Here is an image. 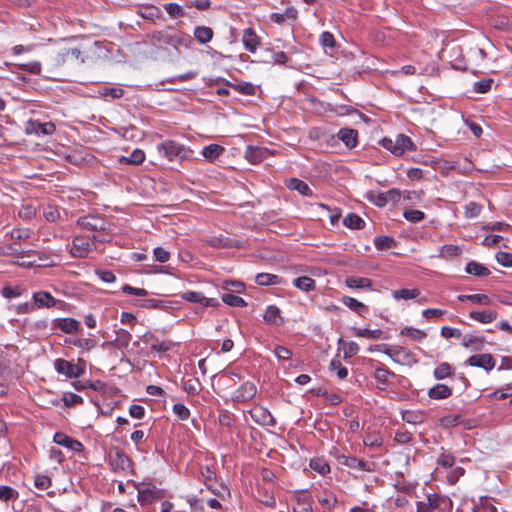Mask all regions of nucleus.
I'll use <instances>...</instances> for the list:
<instances>
[{
    "instance_id": "1",
    "label": "nucleus",
    "mask_w": 512,
    "mask_h": 512,
    "mask_svg": "<svg viewBox=\"0 0 512 512\" xmlns=\"http://www.w3.org/2000/svg\"><path fill=\"white\" fill-rule=\"evenodd\" d=\"M452 499L444 494L429 493L424 500L416 502V512H452Z\"/></svg>"
},
{
    "instance_id": "2",
    "label": "nucleus",
    "mask_w": 512,
    "mask_h": 512,
    "mask_svg": "<svg viewBox=\"0 0 512 512\" xmlns=\"http://www.w3.org/2000/svg\"><path fill=\"white\" fill-rule=\"evenodd\" d=\"M156 149L162 157L171 162H182L192 155L190 148L174 140H165L157 144Z\"/></svg>"
},
{
    "instance_id": "3",
    "label": "nucleus",
    "mask_w": 512,
    "mask_h": 512,
    "mask_svg": "<svg viewBox=\"0 0 512 512\" xmlns=\"http://www.w3.org/2000/svg\"><path fill=\"white\" fill-rule=\"evenodd\" d=\"M110 238L101 235L84 236L77 235L73 238L70 253L74 257L85 258L89 253L96 250V242H107Z\"/></svg>"
},
{
    "instance_id": "4",
    "label": "nucleus",
    "mask_w": 512,
    "mask_h": 512,
    "mask_svg": "<svg viewBox=\"0 0 512 512\" xmlns=\"http://www.w3.org/2000/svg\"><path fill=\"white\" fill-rule=\"evenodd\" d=\"M380 145L396 156H401L405 151H415L416 146L411 138L404 134H398L395 139L384 137Z\"/></svg>"
},
{
    "instance_id": "5",
    "label": "nucleus",
    "mask_w": 512,
    "mask_h": 512,
    "mask_svg": "<svg viewBox=\"0 0 512 512\" xmlns=\"http://www.w3.org/2000/svg\"><path fill=\"white\" fill-rule=\"evenodd\" d=\"M379 352H383L387 356H389L393 361L399 364H412L416 363L414 354L406 350L401 346H389L387 344H378L376 346Z\"/></svg>"
},
{
    "instance_id": "6",
    "label": "nucleus",
    "mask_w": 512,
    "mask_h": 512,
    "mask_svg": "<svg viewBox=\"0 0 512 512\" xmlns=\"http://www.w3.org/2000/svg\"><path fill=\"white\" fill-rule=\"evenodd\" d=\"M77 225L83 229L102 232L110 236L111 223L103 217L98 215H86L77 219Z\"/></svg>"
},
{
    "instance_id": "7",
    "label": "nucleus",
    "mask_w": 512,
    "mask_h": 512,
    "mask_svg": "<svg viewBox=\"0 0 512 512\" xmlns=\"http://www.w3.org/2000/svg\"><path fill=\"white\" fill-rule=\"evenodd\" d=\"M54 368L58 374L64 375L67 378H78L84 373L83 366L61 358L55 360Z\"/></svg>"
},
{
    "instance_id": "8",
    "label": "nucleus",
    "mask_w": 512,
    "mask_h": 512,
    "mask_svg": "<svg viewBox=\"0 0 512 512\" xmlns=\"http://www.w3.org/2000/svg\"><path fill=\"white\" fill-rule=\"evenodd\" d=\"M257 394V386L252 381L244 382L231 395L234 403H246L252 400Z\"/></svg>"
},
{
    "instance_id": "9",
    "label": "nucleus",
    "mask_w": 512,
    "mask_h": 512,
    "mask_svg": "<svg viewBox=\"0 0 512 512\" xmlns=\"http://www.w3.org/2000/svg\"><path fill=\"white\" fill-rule=\"evenodd\" d=\"M249 414L251 418L259 425L273 427L276 424V420L270 411L261 405L254 406L249 411Z\"/></svg>"
},
{
    "instance_id": "10",
    "label": "nucleus",
    "mask_w": 512,
    "mask_h": 512,
    "mask_svg": "<svg viewBox=\"0 0 512 512\" xmlns=\"http://www.w3.org/2000/svg\"><path fill=\"white\" fill-rule=\"evenodd\" d=\"M56 130L55 124L52 122H39L38 120H29L26 123L25 131L27 134L35 135H52Z\"/></svg>"
},
{
    "instance_id": "11",
    "label": "nucleus",
    "mask_w": 512,
    "mask_h": 512,
    "mask_svg": "<svg viewBox=\"0 0 512 512\" xmlns=\"http://www.w3.org/2000/svg\"><path fill=\"white\" fill-rule=\"evenodd\" d=\"M336 459L339 464L344 465L351 469H357V470L366 471V472L373 471V468L371 467V465L368 462L358 459L357 457H354V456L340 454L337 456Z\"/></svg>"
},
{
    "instance_id": "12",
    "label": "nucleus",
    "mask_w": 512,
    "mask_h": 512,
    "mask_svg": "<svg viewBox=\"0 0 512 512\" xmlns=\"http://www.w3.org/2000/svg\"><path fill=\"white\" fill-rule=\"evenodd\" d=\"M109 459L114 471L128 472L132 469V460L122 451L110 454Z\"/></svg>"
},
{
    "instance_id": "13",
    "label": "nucleus",
    "mask_w": 512,
    "mask_h": 512,
    "mask_svg": "<svg viewBox=\"0 0 512 512\" xmlns=\"http://www.w3.org/2000/svg\"><path fill=\"white\" fill-rule=\"evenodd\" d=\"M467 364L472 367H479L485 371H491L495 367V359L489 353L475 354L467 359Z\"/></svg>"
},
{
    "instance_id": "14",
    "label": "nucleus",
    "mask_w": 512,
    "mask_h": 512,
    "mask_svg": "<svg viewBox=\"0 0 512 512\" xmlns=\"http://www.w3.org/2000/svg\"><path fill=\"white\" fill-rule=\"evenodd\" d=\"M181 299L191 302L200 303L205 307H216L218 306V300L215 298H207L201 292L186 291L181 294Z\"/></svg>"
},
{
    "instance_id": "15",
    "label": "nucleus",
    "mask_w": 512,
    "mask_h": 512,
    "mask_svg": "<svg viewBox=\"0 0 512 512\" xmlns=\"http://www.w3.org/2000/svg\"><path fill=\"white\" fill-rule=\"evenodd\" d=\"M53 441L57 445L66 447L74 452H81L83 450V445L80 441L71 438L63 432H56L53 436Z\"/></svg>"
},
{
    "instance_id": "16",
    "label": "nucleus",
    "mask_w": 512,
    "mask_h": 512,
    "mask_svg": "<svg viewBox=\"0 0 512 512\" xmlns=\"http://www.w3.org/2000/svg\"><path fill=\"white\" fill-rule=\"evenodd\" d=\"M469 318L481 324H489L498 318V312L491 308L472 310L469 312Z\"/></svg>"
},
{
    "instance_id": "17",
    "label": "nucleus",
    "mask_w": 512,
    "mask_h": 512,
    "mask_svg": "<svg viewBox=\"0 0 512 512\" xmlns=\"http://www.w3.org/2000/svg\"><path fill=\"white\" fill-rule=\"evenodd\" d=\"M80 323L74 318H57L53 321V329H59L66 334L78 331Z\"/></svg>"
},
{
    "instance_id": "18",
    "label": "nucleus",
    "mask_w": 512,
    "mask_h": 512,
    "mask_svg": "<svg viewBox=\"0 0 512 512\" xmlns=\"http://www.w3.org/2000/svg\"><path fill=\"white\" fill-rule=\"evenodd\" d=\"M268 156V150L258 146H247L244 157L252 164H258L266 159Z\"/></svg>"
},
{
    "instance_id": "19",
    "label": "nucleus",
    "mask_w": 512,
    "mask_h": 512,
    "mask_svg": "<svg viewBox=\"0 0 512 512\" xmlns=\"http://www.w3.org/2000/svg\"><path fill=\"white\" fill-rule=\"evenodd\" d=\"M242 42L247 51L254 53L260 45V38L252 28H247L243 32Z\"/></svg>"
},
{
    "instance_id": "20",
    "label": "nucleus",
    "mask_w": 512,
    "mask_h": 512,
    "mask_svg": "<svg viewBox=\"0 0 512 512\" xmlns=\"http://www.w3.org/2000/svg\"><path fill=\"white\" fill-rule=\"evenodd\" d=\"M175 33L176 32L170 29L157 31L152 34L151 40L154 44L173 47L175 42Z\"/></svg>"
},
{
    "instance_id": "21",
    "label": "nucleus",
    "mask_w": 512,
    "mask_h": 512,
    "mask_svg": "<svg viewBox=\"0 0 512 512\" xmlns=\"http://www.w3.org/2000/svg\"><path fill=\"white\" fill-rule=\"evenodd\" d=\"M337 136L350 149L355 148L358 144V132L355 129L342 128Z\"/></svg>"
},
{
    "instance_id": "22",
    "label": "nucleus",
    "mask_w": 512,
    "mask_h": 512,
    "mask_svg": "<svg viewBox=\"0 0 512 512\" xmlns=\"http://www.w3.org/2000/svg\"><path fill=\"white\" fill-rule=\"evenodd\" d=\"M452 395V388L445 384H436L428 390L429 398L433 400L447 399Z\"/></svg>"
},
{
    "instance_id": "23",
    "label": "nucleus",
    "mask_w": 512,
    "mask_h": 512,
    "mask_svg": "<svg viewBox=\"0 0 512 512\" xmlns=\"http://www.w3.org/2000/svg\"><path fill=\"white\" fill-rule=\"evenodd\" d=\"M264 320L268 324L281 326L284 324V319L281 316L280 309L275 305H270L267 307L265 314H264Z\"/></svg>"
},
{
    "instance_id": "24",
    "label": "nucleus",
    "mask_w": 512,
    "mask_h": 512,
    "mask_svg": "<svg viewBox=\"0 0 512 512\" xmlns=\"http://www.w3.org/2000/svg\"><path fill=\"white\" fill-rule=\"evenodd\" d=\"M485 343V337L476 334H467L462 336V345L465 348L481 350Z\"/></svg>"
},
{
    "instance_id": "25",
    "label": "nucleus",
    "mask_w": 512,
    "mask_h": 512,
    "mask_svg": "<svg viewBox=\"0 0 512 512\" xmlns=\"http://www.w3.org/2000/svg\"><path fill=\"white\" fill-rule=\"evenodd\" d=\"M298 17V11L294 7H288L283 13H272L270 20L277 24H282L285 21H295Z\"/></svg>"
},
{
    "instance_id": "26",
    "label": "nucleus",
    "mask_w": 512,
    "mask_h": 512,
    "mask_svg": "<svg viewBox=\"0 0 512 512\" xmlns=\"http://www.w3.org/2000/svg\"><path fill=\"white\" fill-rule=\"evenodd\" d=\"M372 280L367 277L349 276L345 279V285L351 289H371Z\"/></svg>"
},
{
    "instance_id": "27",
    "label": "nucleus",
    "mask_w": 512,
    "mask_h": 512,
    "mask_svg": "<svg viewBox=\"0 0 512 512\" xmlns=\"http://www.w3.org/2000/svg\"><path fill=\"white\" fill-rule=\"evenodd\" d=\"M34 304L37 307H53L56 304V299L45 291L36 292L33 294Z\"/></svg>"
},
{
    "instance_id": "28",
    "label": "nucleus",
    "mask_w": 512,
    "mask_h": 512,
    "mask_svg": "<svg viewBox=\"0 0 512 512\" xmlns=\"http://www.w3.org/2000/svg\"><path fill=\"white\" fill-rule=\"evenodd\" d=\"M220 81L224 82L227 86L234 89L236 92L246 95V96H253L256 93V87L254 84L250 82H243L239 84L231 83L227 80L220 79Z\"/></svg>"
},
{
    "instance_id": "29",
    "label": "nucleus",
    "mask_w": 512,
    "mask_h": 512,
    "mask_svg": "<svg viewBox=\"0 0 512 512\" xmlns=\"http://www.w3.org/2000/svg\"><path fill=\"white\" fill-rule=\"evenodd\" d=\"M225 151L224 147L218 144H210L202 149V156L208 161H214Z\"/></svg>"
},
{
    "instance_id": "30",
    "label": "nucleus",
    "mask_w": 512,
    "mask_h": 512,
    "mask_svg": "<svg viewBox=\"0 0 512 512\" xmlns=\"http://www.w3.org/2000/svg\"><path fill=\"white\" fill-rule=\"evenodd\" d=\"M287 187L291 190L298 191L303 196H312L313 194L307 183L298 178H291L288 181Z\"/></svg>"
},
{
    "instance_id": "31",
    "label": "nucleus",
    "mask_w": 512,
    "mask_h": 512,
    "mask_svg": "<svg viewBox=\"0 0 512 512\" xmlns=\"http://www.w3.org/2000/svg\"><path fill=\"white\" fill-rule=\"evenodd\" d=\"M145 160V153L141 149H135L129 156H122L119 159L120 163L139 165Z\"/></svg>"
},
{
    "instance_id": "32",
    "label": "nucleus",
    "mask_w": 512,
    "mask_h": 512,
    "mask_svg": "<svg viewBox=\"0 0 512 512\" xmlns=\"http://www.w3.org/2000/svg\"><path fill=\"white\" fill-rule=\"evenodd\" d=\"M465 271L468 274L475 275L478 277H486L490 275V270L476 261L468 262Z\"/></svg>"
},
{
    "instance_id": "33",
    "label": "nucleus",
    "mask_w": 512,
    "mask_h": 512,
    "mask_svg": "<svg viewBox=\"0 0 512 512\" xmlns=\"http://www.w3.org/2000/svg\"><path fill=\"white\" fill-rule=\"evenodd\" d=\"M194 36L201 44L210 42L213 38V30L207 26H197L194 29Z\"/></svg>"
},
{
    "instance_id": "34",
    "label": "nucleus",
    "mask_w": 512,
    "mask_h": 512,
    "mask_svg": "<svg viewBox=\"0 0 512 512\" xmlns=\"http://www.w3.org/2000/svg\"><path fill=\"white\" fill-rule=\"evenodd\" d=\"M293 285L301 291L309 292L315 289V280L308 276H301L293 280Z\"/></svg>"
},
{
    "instance_id": "35",
    "label": "nucleus",
    "mask_w": 512,
    "mask_h": 512,
    "mask_svg": "<svg viewBox=\"0 0 512 512\" xmlns=\"http://www.w3.org/2000/svg\"><path fill=\"white\" fill-rule=\"evenodd\" d=\"M420 295V290L417 288L414 289H398L393 290L392 297L395 300H410L418 297Z\"/></svg>"
},
{
    "instance_id": "36",
    "label": "nucleus",
    "mask_w": 512,
    "mask_h": 512,
    "mask_svg": "<svg viewBox=\"0 0 512 512\" xmlns=\"http://www.w3.org/2000/svg\"><path fill=\"white\" fill-rule=\"evenodd\" d=\"M157 498L155 486L138 489V501L140 503H152Z\"/></svg>"
},
{
    "instance_id": "37",
    "label": "nucleus",
    "mask_w": 512,
    "mask_h": 512,
    "mask_svg": "<svg viewBox=\"0 0 512 512\" xmlns=\"http://www.w3.org/2000/svg\"><path fill=\"white\" fill-rule=\"evenodd\" d=\"M342 302L360 316H363V313L367 311V307L362 302L353 297L344 296Z\"/></svg>"
},
{
    "instance_id": "38",
    "label": "nucleus",
    "mask_w": 512,
    "mask_h": 512,
    "mask_svg": "<svg viewBox=\"0 0 512 512\" xmlns=\"http://www.w3.org/2000/svg\"><path fill=\"white\" fill-rule=\"evenodd\" d=\"M343 224L350 229H362L365 226L364 220L355 213H349L343 219Z\"/></svg>"
},
{
    "instance_id": "39",
    "label": "nucleus",
    "mask_w": 512,
    "mask_h": 512,
    "mask_svg": "<svg viewBox=\"0 0 512 512\" xmlns=\"http://www.w3.org/2000/svg\"><path fill=\"white\" fill-rule=\"evenodd\" d=\"M425 415L420 411L406 410L402 413V420L413 425L424 422Z\"/></svg>"
},
{
    "instance_id": "40",
    "label": "nucleus",
    "mask_w": 512,
    "mask_h": 512,
    "mask_svg": "<svg viewBox=\"0 0 512 512\" xmlns=\"http://www.w3.org/2000/svg\"><path fill=\"white\" fill-rule=\"evenodd\" d=\"M310 468L321 475L328 474L330 472V465L324 458H313L310 460Z\"/></svg>"
},
{
    "instance_id": "41",
    "label": "nucleus",
    "mask_w": 512,
    "mask_h": 512,
    "mask_svg": "<svg viewBox=\"0 0 512 512\" xmlns=\"http://www.w3.org/2000/svg\"><path fill=\"white\" fill-rule=\"evenodd\" d=\"M255 283L260 286L276 285L279 283V277L270 273H258L255 276Z\"/></svg>"
},
{
    "instance_id": "42",
    "label": "nucleus",
    "mask_w": 512,
    "mask_h": 512,
    "mask_svg": "<svg viewBox=\"0 0 512 512\" xmlns=\"http://www.w3.org/2000/svg\"><path fill=\"white\" fill-rule=\"evenodd\" d=\"M353 333L357 337H363L367 339H380L383 332L380 329L370 330L367 328H353Z\"/></svg>"
},
{
    "instance_id": "43",
    "label": "nucleus",
    "mask_w": 512,
    "mask_h": 512,
    "mask_svg": "<svg viewBox=\"0 0 512 512\" xmlns=\"http://www.w3.org/2000/svg\"><path fill=\"white\" fill-rule=\"evenodd\" d=\"M373 375L379 385L386 386L389 377L395 376V373L386 367H379L374 371Z\"/></svg>"
},
{
    "instance_id": "44",
    "label": "nucleus",
    "mask_w": 512,
    "mask_h": 512,
    "mask_svg": "<svg viewBox=\"0 0 512 512\" xmlns=\"http://www.w3.org/2000/svg\"><path fill=\"white\" fill-rule=\"evenodd\" d=\"M452 374H453V367L447 362H443V363L439 364L433 372V375L437 380L445 379V378L451 376Z\"/></svg>"
},
{
    "instance_id": "45",
    "label": "nucleus",
    "mask_w": 512,
    "mask_h": 512,
    "mask_svg": "<svg viewBox=\"0 0 512 512\" xmlns=\"http://www.w3.org/2000/svg\"><path fill=\"white\" fill-rule=\"evenodd\" d=\"M233 293L234 292H232V293H224L222 295V297H221L222 301L225 304H227L229 306H232V307H245V306H247V303H246V301L243 298H241V297H239L237 295H234Z\"/></svg>"
},
{
    "instance_id": "46",
    "label": "nucleus",
    "mask_w": 512,
    "mask_h": 512,
    "mask_svg": "<svg viewBox=\"0 0 512 512\" xmlns=\"http://www.w3.org/2000/svg\"><path fill=\"white\" fill-rule=\"evenodd\" d=\"M374 245L378 250H388L395 247L396 242L389 236H378L374 240Z\"/></svg>"
},
{
    "instance_id": "47",
    "label": "nucleus",
    "mask_w": 512,
    "mask_h": 512,
    "mask_svg": "<svg viewBox=\"0 0 512 512\" xmlns=\"http://www.w3.org/2000/svg\"><path fill=\"white\" fill-rule=\"evenodd\" d=\"M132 339L131 333L125 329H119L117 331V337L115 339V345L118 348H127Z\"/></svg>"
},
{
    "instance_id": "48",
    "label": "nucleus",
    "mask_w": 512,
    "mask_h": 512,
    "mask_svg": "<svg viewBox=\"0 0 512 512\" xmlns=\"http://www.w3.org/2000/svg\"><path fill=\"white\" fill-rule=\"evenodd\" d=\"M461 253L462 249L457 245H443L440 248V256L446 259L457 257Z\"/></svg>"
},
{
    "instance_id": "49",
    "label": "nucleus",
    "mask_w": 512,
    "mask_h": 512,
    "mask_svg": "<svg viewBox=\"0 0 512 512\" xmlns=\"http://www.w3.org/2000/svg\"><path fill=\"white\" fill-rule=\"evenodd\" d=\"M165 11L171 18H180L185 16V11L177 3H166L163 5Z\"/></svg>"
},
{
    "instance_id": "50",
    "label": "nucleus",
    "mask_w": 512,
    "mask_h": 512,
    "mask_svg": "<svg viewBox=\"0 0 512 512\" xmlns=\"http://www.w3.org/2000/svg\"><path fill=\"white\" fill-rule=\"evenodd\" d=\"M395 191L391 190L388 193H370L368 199L378 207H384L388 203V194H394Z\"/></svg>"
},
{
    "instance_id": "51",
    "label": "nucleus",
    "mask_w": 512,
    "mask_h": 512,
    "mask_svg": "<svg viewBox=\"0 0 512 512\" xmlns=\"http://www.w3.org/2000/svg\"><path fill=\"white\" fill-rule=\"evenodd\" d=\"M17 68L19 70L26 71V72H28L30 74H34V75H39L42 70L41 63L38 61L17 64Z\"/></svg>"
},
{
    "instance_id": "52",
    "label": "nucleus",
    "mask_w": 512,
    "mask_h": 512,
    "mask_svg": "<svg viewBox=\"0 0 512 512\" xmlns=\"http://www.w3.org/2000/svg\"><path fill=\"white\" fill-rule=\"evenodd\" d=\"M401 335H405L415 341H421L426 337V333L424 331L412 327L403 328L401 330Z\"/></svg>"
},
{
    "instance_id": "53",
    "label": "nucleus",
    "mask_w": 512,
    "mask_h": 512,
    "mask_svg": "<svg viewBox=\"0 0 512 512\" xmlns=\"http://www.w3.org/2000/svg\"><path fill=\"white\" fill-rule=\"evenodd\" d=\"M222 288L228 291L227 293H242L245 289V285L242 282L229 280L223 282Z\"/></svg>"
},
{
    "instance_id": "54",
    "label": "nucleus",
    "mask_w": 512,
    "mask_h": 512,
    "mask_svg": "<svg viewBox=\"0 0 512 512\" xmlns=\"http://www.w3.org/2000/svg\"><path fill=\"white\" fill-rule=\"evenodd\" d=\"M403 216L406 220L412 223L420 222L425 218L424 212L416 209H409L404 211Z\"/></svg>"
},
{
    "instance_id": "55",
    "label": "nucleus",
    "mask_w": 512,
    "mask_h": 512,
    "mask_svg": "<svg viewBox=\"0 0 512 512\" xmlns=\"http://www.w3.org/2000/svg\"><path fill=\"white\" fill-rule=\"evenodd\" d=\"M62 401L66 407H73L75 405L82 404L83 398L77 394L69 392L63 395Z\"/></svg>"
},
{
    "instance_id": "56",
    "label": "nucleus",
    "mask_w": 512,
    "mask_h": 512,
    "mask_svg": "<svg viewBox=\"0 0 512 512\" xmlns=\"http://www.w3.org/2000/svg\"><path fill=\"white\" fill-rule=\"evenodd\" d=\"M173 346L170 340L158 341L155 339L154 343L151 344V350L157 353H165L169 351Z\"/></svg>"
},
{
    "instance_id": "57",
    "label": "nucleus",
    "mask_w": 512,
    "mask_h": 512,
    "mask_svg": "<svg viewBox=\"0 0 512 512\" xmlns=\"http://www.w3.org/2000/svg\"><path fill=\"white\" fill-rule=\"evenodd\" d=\"M493 84V80L491 78L482 79L479 81H476L473 85L474 91L477 93H487Z\"/></svg>"
},
{
    "instance_id": "58",
    "label": "nucleus",
    "mask_w": 512,
    "mask_h": 512,
    "mask_svg": "<svg viewBox=\"0 0 512 512\" xmlns=\"http://www.w3.org/2000/svg\"><path fill=\"white\" fill-rule=\"evenodd\" d=\"M394 440L399 444H407L412 440V434L405 428H399L395 432Z\"/></svg>"
},
{
    "instance_id": "59",
    "label": "nucleus",
    "mask_w": 512,
    "mask_h": 512,
    "mask_svg": "<svg viewBox=\"0 0 512 512\" xmlns=\"http://www.w3.org/2000/svg\"><path fill=\"white\" fill-rule=\"evenodd\" d=\"M187 503L191 508V512H204L203 500L195 495L187 497Z\"/></svg>"
},
{
    "instance_id": "60",
    "label": "nucleus",
    "mask_w": 512,
    "mask_h": 512,
    "mask_svg": "<svg viewBox=\"0 0 512 512\" xmlns=\"http://www.w3.org/2000/svg\"><path fill=\"white\" fill-rule=\"evenodd\" d=\"M440 334L442 337H444L446 339H449V338L462 339V336H463L460 329L452 328V327H448V326H443L441 328Z\"/></svg>"
},
{
    "instance_id": "61",
    "label": "nucleus",
    "mask_w": 512,
    "mask_h": 512,
    "mask_svg": "<svg viewBox=\"0 0 512 512\" xmlns=\"http://www.w3.org/2000/svg\"><path fill=\"white\" fill-rule=\"evenodd\" d=\"M18 496V492L10 486L1 485L0 486V501H8L10 499L16 498Z\"/></svg>"
},
{
    "instance_id": "62",
    "label": "nucleus",
    "mask_w": 512,
    "mask_h": 512,
    "mask_svg": "<svg viewBox=\"0 0 512 512\" xmlns=\"http://www.w3.org/2000/svg\"><path fill=\"white\" fill-rule=\"evenodd\" d=\"M320 44L324 48H334L336 46V41L332 33L325 31L320 35Z\"/></svg>"
},
{
    "instance_id": "63",
    "label": "nucleus",
    "mask_w": 512,
    "mask_h": 512,
    "mask_svg": "<svg viewBox=\"0 0 512 512\" xmlns=\"http://www.w3.org/2000/svg\"><path fill=\"white\" fill-rule=\"evenodd\" d=\"M510 396H512V386L511 385H506L505 387L498 389L491 394V397L496 400H504Z\"/></svg>"
},
{
    "instance_id": "64",
    "label": "nucleus",
    "mask_w": 512,
    "mask_h": 512,
    "mask_svg": "<svg viewBox=\"0 0 512 512\" xmlns=\"http://www.w3.org/2000/svg\"><path fill=\"white\" fill-rule=\"evenodd\" d=\"M496 260L504 267H512V253L500 251L496 254Z\"/></svg>"
}]
</instances>
